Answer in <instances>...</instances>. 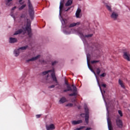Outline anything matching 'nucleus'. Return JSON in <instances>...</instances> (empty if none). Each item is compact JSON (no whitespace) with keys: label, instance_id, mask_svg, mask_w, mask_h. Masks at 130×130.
Masks as SVG:
<instances>
[{"label":"nucleus","instance_id":"nucleus-18","mask_svg":"<svg viewBox=\"0 0 130 130\" xmlns=\"http://www.w3.org/2000/svg\"><path fill=\"white\" fill-rule=\"evenodd\" d=\"M118 84L120 85L121 88H122L123 89H125V86H124V84H123V82L121 81V80L119 79L118 80Z\"/></svg>","mask_w":130,"mask_h":130},{"label":"nucleus","instance_id":"nucleus-36","mask_svg":"<svg viewBox=\"0 0 130 130\" xmlns=\"http://www.w3.org/2000/svg\"><path fill=\"white\" fill-rule=\"evenodd\" d=\"M106 76V73H104L100 75V77H102V78H104Z\"/></svg>","mask_w":130,"mask_h":130},{"label":"nucleus","instance_id":"nucleus-25","mask_svg":"<svg viewBox=\"0 0 130 130\" xmlns=\"http://www.w3.org/2000/svg\"><path fill=\"white\" fill-rule=\"evenodd\" d=\"M22 32H23V29H19L18 30H17L15 31V32L14 34V35H19L21 33H22Z\"/></svg>","mask_w":130,"mask_h":130},{"label":"nucleus","instance_id":"nucleus-26","mask_svg":"<svg viewBox=\"0 0 130 130\" xmlns=\"http://www.w3.org/2000/svg\"><path fill=\"white\" fill-rule=\"evenodd\" d=\"M27 48H28V45H26V46H23V47H21L19 48L18 49L19 50V51L26 50V49H27Z\"/></svg>","mask_w":130,"mask_h":130},{"label":"nucleus","instance_id":"nucleus-17","mask_svg":"<svg viewBox=\"0 0 130 130\" xmlns=\"http://www.w3.org/2000/svg\"><path fill=\"white\" fill-rule=\"evenodd\" d=\"M12 1L13 0H5V4L8 7H10V6H12L13 3H12Z\"/></svg>","mask_w":130,"mask_h":130},{"label":"nucleus","instance_id":"nucleus-31","mask_svg":"<svg viewBox=\"0 0 130 130\" xmlns=\"http://www.w3.org/2000/svg\"><path fill=\"white\" fill-rule=\"evenodd\" d=\"M24 8H26V4H24L23 5H22L19 8V11H22Z\"/></svg>","mask_w":130,"mask_h":130},{"label":"nucleus","instance_id":"nucleus-12","mask_svg":"<svg viewBox=\"0 0 130 130\" xmlns=\"http://www.w3.org/2000/svg\"><path fill=\"white\" fill-rule=\"evenodd\" d=\"M111 18L113 20H116L117 18H118V14L115 12H112V14L111 15Z\"/></svg>","mask_w":130,"mask_h":130},{"label":"nucleus","instance_id":"nucleus-41","mask_svg":"<svg viewBox=\"0 0 130 130\" xmlns=\"http://www.w3.org/2000/svg\"><path fill=\"white\" fill-rule=\"evenodd\" d=\"M97 82H98V85H99V86L100 87L101 91H102V89H101V86H100V84L99 83V80H97Z\"/></svg>","mask_w":130,"mask_h":130},{"label":"nucleus","instance_id":"nucleus-29","mask_svg":"<svg viewBox=\"0 0 130 130\" xmlns=\"http://www.w3.org/2000/svg\"><path fill=\"white\" fill-rule=\"evenodd\" d=\"M96 75L99 76V75H100V73H101V70H100V68H97L96 70Z\"/></svg>","mask_w":130,"mask_h":130},{"label":"nucleus","instance_id":"nucleus-3","mask_svg":"<svg viewBox=\"0 0 130 130\" xmlns=\"http://www.w3.org/2000/svg\"><path fill=\"white\" fill-rule=\"evenodd\" d=\"M28 5L29 16L31 20H33V17L34 16V8H33V6L32 5V4H31V2L30 1V0H28Z\"/></svg>","mask_w":130,"mask_h":130},{"label":"nucleus","instance_id":"nucleus-15","mask_svg":"<svg viewBox=\"0 0 130 130\" xmlns=\"http://www.w3.org/2000/svg\"><path fill=\"white\" fill-rule=\"evenodd\" d=\"M17 41H18V40H17V38H9V43H15V42H17Z\"/></svg>","mask_w":130,"mask_h":130},{"label":"nucleus","instance_id":"nucleus-43","mask_svg":"<svg viewBox=\"0 0 130 130\" xmlns=\"http://www.w3.org/2000/svg\"><path fill=\"white\" fill-rule=\"evenodd\" d=\"M16 9H17V7L15 6L12 8V11H14V10H16Z\"/></svg>","mask_w":130,"mask_h":130},{"label":"nucleus","instance_id":"nucleus-28","mask_svg":"<svg viewBox=\"0 0 130 130\" xmlns=\"http://www.w3.org/2000/svg\"><path fill=\"white\" fill-rule=\"evenodd\" d=\"M90 59H91L90 55L89 54H88L87 55V63H89Z\"/></svg>","mask_w":130,"mask_h":130},{"label":"nucleus","instance_id":"nucleus-14","mask_svg":"<svg viewBox=\"0 0 130 130\" xmlns=\"http://www.w3.org/2000/svg\"><path fill=\"white\" fill-rule=\"evenodd\" d=\"M87 66L88 67L89 69L91 71V72H92V73H93V74H94V76H95V77H97V76L96 75V72H95V71H94V70H93L92 66H91V65H90L89 63H87Z\"/></svg>","mask_w":130,"mask_h":130},{"label":"nucleus","instance_id":"nucleus-33","mask_svg":"<svg viewBox=\"0 0 130 130\" xmlns=\"http://www.w3.org/2000/svg\"><path fill=\"white\" fill-rule=\"evenodd\" d=\"M55 85H50L49 86H48V88L49 89H51L52 88H54V87H55V86H57V85H56V83L55 82Z\"/></svg>","mask_w":130,"mask_h":130},{"label":"nucleus","instance_id":"nucleus-27","mask_svg":"<svg viewBox=\"0 0 130 130\" xmlns=\"http://www.w3.org/2000/svg\"><path fill=\"white\" fill-rule=\"evenodd\" d=\"M106 7L107 10L109 11V12H112V10L111 9V6L108 5L107 4H106Z\"/></svg>","mask_w":130,"mask_h":130},{"label":"nucleus","instance_id":"nucleus-5","mask_svg":"<svg viewBox=\"0 0 130 130\" xmlns=\"http://www.w3.org/2000/svg\"><path fill=\"white\" fill-rule=\"evenodd\" d=\"M72 87H73V93L69 94V96L71 97L73 96H77L78 95V89L77 88V87L74 84L72 85Z\"/></svg>","mask_w":130,"mask_h":130},{"label":"nucleus","instance_id":"nucleus-32","mask_svg":"<svg viewBox=\"0 0 130 130\" xmlns=\"http://www.w3.org/2000/svg\"><path fill=\"white\" fill-rule=\"evenodd\" d=\"M85 127H86V126H80L79 128H77L74 129V130H82V129H83V128H85Z\"/></svg>","mask_w":130,"mask_h":130},{"label":"nucleus","instance_id":"nucleus-8","mask_svg":"<svg viewBox=\"0 0 130 130\" xmlns=\"http://www.w3.org/2000/svg\"><path fill=\"white\" fill-rule=\"evenodd\" d=\"M46 128L47 130H54L55 129V126L53 124H46Z\"/></svg>","mask_w":130,"mask_h":130},{"label":"nucleus","instance_id":"nucleus-10","mask_svg":"<svg viewBox=\"0 0 130 130\" xmlns=\"http://www.w3.org/2000/svg\"><path fill=\"white\" fill-rule=\"evenodd\" d=\"M108 126L109 130H113V127H112V123H111V120L109 117L107 118Z\"/></svg>","mask_w":130,"mask_h":130},{"label":"nucleus","instance_id":"nucleus-50","mask_svg":"<svg viewBox=\"0 0 130 130\" xmlns=\"http://www.w3.org/2000/svg\"><path fill=\"white\" fill-rule=\"evenodd\" d=\"M79 1H82V0H79Z\"/></svg>","mask_w":130,"mask_h":130},{"label":"nucleus","instance_id":"nucleus-40","mask_svg":"<svg viewBox=\"0 0 130 130\" xmlns=\"http://www.w3.org/2000/svg\"><path fill=\"white\" fill-rule=\"evenodd\" d=\"M64 83H65V85H67V86H68V85H70V84H69V82L66 79H65L64 80Z\"/></svg>","mask_w":130,"mask_h":130},{"label":"nucleus","instance_id":"nucleus-24","mask_svg":"<svg viewBox=\"0 0 130 130\" xmlns=\"http://www.w3.org/2000/svg\"><path fill=\"white\" fill-rule=\"evenodd\" d=\"M61 23L62 25H64V27H68V25H67V23H68V20H67V19H62V21H61Z\"/></svg>","mask_w":130,"mask_h":130},{"label":"nucleus","instance_id":"nucleus-19","mask_svg":"<svg viewBox=\"0 0 130 130\" xmlns=\"http://www.w3.org/2000/svg\"><path fill=\"white\" fill-rule=\"evenodd\" d=\"M63 4H64V0H61L60 2L59 10L61 11L63 8Z\"/></svg>","mask_w":130,"mask_h":130},{"label":"nucleus","instance_id":"nucleus-20","mask_svg":"<svg viewBox=\"0 0 130 130\" xmlns=\"http://www.w3.org/2000/svg\"><path fill=\"white\" fill-rule=\"evenodd\" d=\"M59 102L60 103V104H62L63 103L67 102V99L64 97H62L60 99Z\"/></svg>","mask_w":130,"mask_h":130},{"label":"nucleus","instance_id":"nucleus-4","mask_svg":"<svg viewBox=\"0 0 130 130\" xmlns=\"http://www.w3.org/2000/svg\"><path fill=\"white\" fill-rule=\"evenodd\" d=\"M25 30L27 31L29 37H31V36H32V34L31 32V21H27Z\"/></svg>","mask_w":130,"mask_h":130},{"label":"nucleus","instance_id":"nucleus-49","mask_svg":"<svg viewBox=\"0 0 130 130\" xmlns=\"http://www.w3.org/2000/svg\"><path fill=\"white\" fill-rule=\"evenodd\" d=\"M21 18H23V16H21Z\"/></svg>","mask_w":130,"mask_h":130},{"label":"nucleus","instance_id":"nucleus-35","mask_svg":"<svg viewBox=\"0 0 130 130\" xmlns=\"http://www.w3.org/2000/svg\"><path fill=\"white\" fill-rule=\"evenodd\" d=\"M73 104L72 103H69V104H68L66 105V106L67 107H73Z\"/></svg>","mask_w":130,"mask_h":130},{"label":"nucleus","instance_id":"nucleus-47","mask_svg":"<svg viewBox=\"0 0 130 130\" xmlns=\"http://www.w3.org/2000/svg\"><path fill=\"white\" fill-rule=\"evenodd\" d=\"M48 77H49V75H48L47 76V78H46V81H48Z\"/></svg>","mask_w":130,"mask_h":130},{"label":"nucleus","instance_id":"nucleus-13","mask_svg":"<svg viewBox=\"0 0 130 130\" xmlns=\"http://www.w3.org/2000/svg\"><path fill=\"white\" fill-rule=\"evenodd\" d=\"M83 122V120H73L71 121L72 124L73 125H76L77 124H80V123H82Z\"/></svg>","mask_w":130,"mask_h":130},{"label":"nucleus","instance_id":"nucleus-37","mask_svg":"<svg viewBox=\"0 0 130 130\" xmlns=\"http://www.w3.org/2000/svg\"><path fill=\"white\" fill-rule=\"evenodd\" d=\"M57 63V61H54L52 63V66H55Z\"/></svg>","mask_w":130,"mask_h":130},{"label":"nucleus","instance_id":"nucleus-22","mask_svg":"<svg viewBox=\"0 0 130 130\" xmlns=\"http://www.w3.org/2000/svg\"><path fill=\"white\" fill-rule=\"evenodd\" d=\"M72 4H73V0H68L66 3L65 6L66 7H70V6L72 5Z\"/></svg>","mask_w":130,"mask_h":130},{"label":"nucleus","instance_id":"nucleus-1","mask_svg":"<svg viewBox=\"0 0 130 130\" xmlns=\"http://www.w3.org/2000/svg\"><path fill=\"white\" fill-rule=\"evenodd\" d=\"M48 73H52L51 74V77L53 80V82H54L56 83V85H58V81H57V78H56V76L55 75L54 68H53L52 70L43 72L42 74L43 75H47Z\"/></svg>","mask_w":130,"mask_h":130},{"label":"nucleus","instance_id":"nucleus-44","mask_svg":"<svg viewBox=\"0 0 130 130\" xmlns=\"http://www.w3.org/2000/svg\"><path fill=\"white\" fill-rule=\"evenodd\" d=\"M102 87H104V88H106V84H102Z\"/></svg>","mask_w":130,"mask_h":130},{"label":"nucleus","instance_id":"nucleus-9","mask_svg":"<svg viewBox=\"0 0 130 130\" xmlns=\"http://www.w3.org/2000/svg\"><path fill=\"white\" fill-rule=\"evenodd\" d=\"M40 55H38L36 57H33L30 59H28L26 60V62H29V61H35V60H37L39 57H40Z\"/></svg>","mask_w":130,"mask_h":130},{"label":"nucleus","instance_id":"nucleus-48","mask_svg":"<svg viewBox=\"0 0 130 130\" xmlns=\"http://www.w3.org/2000/svg\"><path fill=\"white\" fill-rule=\"evenodd\" d=\"M69 90L68 89H64V90H63V92H68V91H69Z\"/></svg>","mask_w":130,"mask_h":130},{"label":"nucleus","instance_id":"nucleus-6","mask_svg":"<svg viewBox=\"0 0 130 130\" xmlns=\"http://www.w3.org/2000/svg\"><path fill=\"white\" fill-rule=\"evenodd\" d=\"M116 125L119 128H122L123 126V123H122V120L119 118V117L117 118L116 119Z\"/></svg>","mask_w":130,"mask_h":130},{"label":"nucleus","instance_id":"nucleus-7","mask_svg":"<svg viewBox=\"0 0 130 130\" xmlns=\"http://www.w3.org/2000/svg\"><path fill=\"white\" fill-rule=\"evenodd\" d=\"M123 57L127 61H130V54L129 52L124 51L123 52Z\"/></svg>","mask_w":130,"mask_h":130},{"label":"nucleus","instance_id":"nucleus-38","mask_svg":"<svg viewBox=\"0 0 130 130\" xmlns=\"http://www.w3.org/2000/svg\"><path fill=\"white\" fill-rule=\"evenodd\" d=\"M118 113L120 115V116L122 117V112H121V111L119 110L118 111Z\"/></svg>","mask_w":130,"mask_h":130},{"label":"nucleus","instance_id":"nucleus-21","mask_svg":"<svg viewBox=\"0 0 130 130\" xmlns=\"http://www.w3.org/2000/svg\"><path fill=\"white\" fill-rule=\"evenodd\" d=\"M80 22H77V23H73L69 25V28H72V27H75V26L79 25H80Z\"/></svg>","mask_w":130,"mask_h":130},{"label":"nucleus","instance_id":"nucleus-2","mask_svg":"<svg viewBox=\"0 0 130 130\" xmlns=\"http://www.w3.org/2000/svg\"><path fill=\"white\" fill-rule=\"evenodd\" d=\"M85 110V113H82L81 114V116L82 117H85V120L86 124H88L89 123V109L87 106H85L84 107Z\"/></svg>","mask_w":130,"mask_h":130},{"label":"nucleus","instance_id":"nucleus-39","mask_svg":"<svg viewBox=\"0 0 130 130\" xmlns=\"http://www.w3.org/2000/svg\"><path fill=\"white\" fill-rule=\"evenodd\" d=\"M23 0H19V3L20 4V5H23L24 4V3H25L24 2H23Z\"/></svg>","mask_w":130,"mask_h":130},{"label":"nucleus","instance_id":"nucleus-23","mask_svg":"<svg viewBox=\"0 0 130 130\" xmlns=\"http://www.w3.org/2000/svg\"><path fill=\"white\" fill-rule=\"evenodd\" d=\"M14 54L15 56H19V54H20V50L19 49H16L14 51Z\"/></svg>","mask_w":130,"mask_h":130},{"label":"nucleus","instance_id":"nucleus-11","mask_svg":"<svg viewBox=\"0 0 130 130\" xmlns=\"http://www.w3.org/2000/svg\"><path fill=\"white\" fill-rule=\"evenodd\" d=\"M78 34H79V35H80L81 37H83L84 38H85L86 37L87 38H89L92 37V36H93V34H92L84 36V34L81 31H78Z\"/></svg>","mask_w":130,"mask_h":130},{"label":"nucleus","instance_id":"nucleus-45","mask_svg":"<svg viewBox=\"0 0 130 130\" xmlns=\"http://www.w3.org/2000/svg\"><path fill=\"white\" fill-rule=\"evenodd\" d=\"M71 7H69L68 8L66 11V12H68V11H70V10H71Z\"/></svg>","mask_w":130,"mask_h":130},{"label":"nucleus","instance_id":"nucleus-46","mask_svg":"<svg viewBox=\"0 0 130 130\" xmlns=\"http://www.w3.org/2000/svg\"><path fill=\"white\" fill-rule=\"evenodd\" d=\"M92 129V128L91 127H87V128L85 129V130H91Z\"/></svg>","mask_w":130,"mask_h":130},{"label":"nucleus","instance_id":"nucleus-34","mask_svg":"<svg viewBox=\"0 0 130 130\" xmlns=\"http://www.w3.org/2000/svg\"><path fill=\"white\" fill-rule=\"evenodd\" d=\"M100 61V60H92L91 61V63L94 64V63H96V62H99Z\"/></svg>","mask_w":130,"mask_h":130},{"label":"nucleus","instance_id":"nucleus-42","mask_svg":"<svg viewBox=\"0 0 130 130\" xmlns=\"http://www.w3.org/2000/svg\"><path fill=\"white\" fill-rule=\"evenodd\" d=\"M36 117L37 118H40V117H41V115H36Z\"/></svg>","mask_w":130,"mask_h":130},{"label":"nucleus","instance_id":"nucleus-30","mask_svg":"<svg viewBox=\"0 0 130 130\" xmlns=\"http://www.w3.org/2000/svg\"><path fill=\"white\" fill-rule=\"evenodd\" d=\"M67 88L68 91H73V89L72 88V87L70 84H69L68 85H67Z\"/></svg>","mask_w":130,"mask_h":130},{"label":"nucleus","instance_id":"nucleus-16","mask_svg":"<svg viewBox=\"0 0 130 130\" xmlns=\"http://www.w3.org/2000/svg\"><path fill=\"white\" fill-rule=\"evenodd\" d=\"M82 12V10L80 8H78L76 12V18H80V14Z\"/></svg>","mask_w":130,"mask_h":130}]
</instances>
